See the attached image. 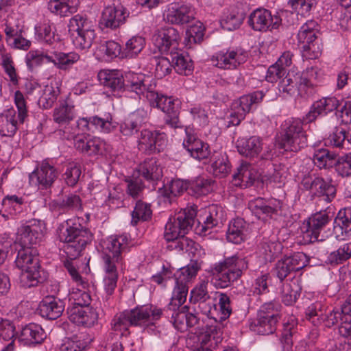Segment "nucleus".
I'll list each match as a JSON object with an SVG mask.
<instances>
[{"mask_svg":"<svg viewBox=\"0 0 351 351\" xmlns=\"http://www.w3.org/2000/svg\"><path fill=\"white\" fill-rule=\"evenodd\" d=\"M60 241L65 243L64 251L69 259L64 262V265L72 279L83 288L86 286L76 269L73 260L80 256L86 246L90 243L93 234L86 228L82 226L79 219H69L61 223L58 228Z\"/></svg>","mask_w":351,"mask_h":351,"instance_id":"nucleus-1","label":"nucleus"},{"mask_svg":"<svg viewBox=\"0 0 351 351\" xmlns=\"http://www.w3.org/2000/svg\"><path fill=\"white\" fill-rule=\"evenodd\" d=\"M145 77L142 74H130L127 75V88L133 91L141 98L145 97L150 105L161 110L167 116L165 123L173 128H181L178 119V101L172 97L159 94L147 86Z\"/></svg>","mask_w":351,"mask_h":351,"instance_id":"nucleus-2","label":"nucleus"},{"mask_svg":"<svg viewBox=\"0 0 351 351\" xmlns=\"http://www.w3.org/2000/svg\"><path fill=\"white\" fill-rule=\"evenodd\" d=\"M128 244L129 239L126 234L112 235L103 241L101 258L105 271L104 282L108 295H111L117 287L119 271L123 269V253Z\"/></svg>","mask_w":351,"mask_h":351,"instance_id":"nucleus-3","label":"nucleus"},{"mask_svg":"<svg viewBox=\"0 0 351 351\" xmlns=\"http://www.w3.org/2000/svg\"><path fill=\"white\" fill-rule=\"evenodd\" d=\"M248 268L246 258L237 255L225 258L215 263L208 271L211 283L217 289H224L237 280Z\"/></svg>","mask_w":351,"mask_h":351,"instance_id":"nucleus-4","label":"nucleus"},{"mask_svg":"<svg viewBox=\"0 0 351 351\" xmlns=\"http://www.w3.org/2000/svg\"><path fill=\"white\" fill-rule=\"evenodd\" d=\"M300 119H289L282 124L280 146L286 151L297 152L307 145V135Z\"/></svg>","mask_w":351,"mask_h":351,"instance_id":"nucleus-5","label":"nucleus"},{"mask_svg":"<svg viewBox=\"0 0 351 351\" xmlns=\"http://www.w3.org/2000/svg\"><path fill=\"white\" fill-rule=\"evenodd\" d=\"M221 324L206 325L191 334L186 344L193 351H213L222 341Z\"/></svg>","mask_w":351,"mask_h":351,"instance_id":"nucleus-6","label":"nucleus"},{"mask_svg":"<svg viewBox=\"0 0 351 351\" xmlns=\"http://www.w3.org/2000/svg\"><path fill=\"white\" fill-rule=\"evenodd\" d=\"M196 215L195 208L190 206L170 217L165 228V239L170 243L184 237L193 226Z\"/></svg>","mask_w":351,"mask_h":351,"instance_id":"nucleus-7","label":"nucleus"},{"mask_svg":"<svg viewBox=\"0 0 351 351\" xmlns=\"http://www.w3.org/2000/svg\"><path fill=\"white\" fill-rule=\"evenodd\" d=\"M317 27V23L315 21H308L300 27L298 33V40L302 56L306 59H316L322 53Z\"/></svg>","mask_w":351,"mask_h":351,"instance_id":"nucleus-8","label":"nucleus"},{"mask_svg":"<svg viewBox=\"0 0 351 351\" xmlns=\"http://www.w3.org/2000/svg\"><path fill=\"white\" fill-rule=\"evenodd\" d=\"M128 311L132 326H139L155 335L160 332L156 324L162 315L161 308L153 305H146L136 307Z\"/></svg>","mask_w":351,"mask_h":351,"instance_id":"nucleus-9","label":"nucleus"},{"mask_svg":"<svg viewBox=\"0 0 351 351\" xmlns=\"http://www.w3.org/2000/svg\"><path fill=\"white\" fill-rule=\"evenodd\" d=\"M185 302L184 300L180 302L178 300H173L172 295L170 302L165 309L170 322L180 332L186 330L189 327L195 326L199 319L196 314L189 312L187 306H183Z\"/></svg>","mask_w":351,"mask_h":351,"instance_id":"nucleus-10","label":"nucleus"},{"mask_svg":"<svg viewBox=\"0 0 351 351\" xmlns=\"http://www.w3.org/2000/svg\"><path fill=\"white\" fill-rule=\"evenodd\" d=\"M45 232L43 221L32 219L18 228L16 243L23 247H36L43 241Z\"/></svg>","mask_w":351,"mask_h":351,"instance_id":"nucleus-11","label":"nucleus"},{"mask_svg":"<svg viewBox=\"0 0 351 351\" xmlns=\"http://www.w3.org/2000/svg\"><path fill=\"white\" fill-rule=\"evenodd\" d=\"M262 91H256L245 95L234 101L232 104V112L230 116L229 123L232 125H238L246 114L256 108L263 99Z\"/></svg>","mask_w":351,"mask_h":351,"instance_id":"nucleus-12","label":"nucleus"},{"mask_svg":"<svg viewBox=\"0 0 351 351\" xmlns=\"http://www.w3.org/2000/svg\"><path fill=\"white\" fill-rule=\"evenodd\" d=\"M301 184L313 196L322 197L327 202H331L336 195L337 189L331 180L327 181L315 175L305 176Z\"/></svg>","mask_w":351,"mask_h":351,"instance_id":"nucleus-13","label":"nucleus"},{"mask_svg":"<svg viewBox=\"0 0 351 351\" xmlns=\"http://www.w3.org/2000/svg\"><path fill=\"white\" fill-rule=\"evenodd\" d=\"M308 263V259L304 253L296 252L291 256H285L278 261L273 272L280 282H282L292 273L304 268Z\"/></svg>","mask_w":351,"mask_h":351,"instance_id":"nucleus-14","label":"nucleus"},{"mask_svg":"<svg viewBox=\"0 0 351 351\" xmlns=\"http://www.w3.org/2000/svg\"><path fill=\"white\" fill-rule=\"evenodd\" d=\"M199 269V266L197 261H192L190 264L180 269L175 274L173 279L175 285L172 292L173 300H178L180 302L183 300H186L188 294L187 283L196 276Z\"/></svg>","mask_w":351,"mask_h":351,"instance_id":"nucleus-15","label":"nucleus"},{"mask_svg":"<svg viewBox=\"0 0 351 351\" xmlns=\"http://www.w3.org/2000/svg\"><path fill=\"white\" fill-rule=\"evenodd\" d=\"M117 126V123L113 120L110 114H105L103 117L93 116L89 118H80L76 123V128L79 132L86 133L97 130L103 133H110Z\"/></svg>","mask_w":351,"mask_h":351,"instance_id":"nucleus-16","label":"nucleus"},{"mask_svg":"<svg viewBox=\"0 0 351 351\" xmlns=\"http://www.w3.org/2000/svg\"><path fill=\"white\" fill-rule=\"evenodd\" d=\"M129 15L125 5L109 1L101 13L100 23L105 27L115 29L125 23Z\"/></svg>","mask_w":351,"mask_h":351,"instance_id":"nucleus-17","label":"nucleus"},{"mask_svg":"<svg viewBox=\"0 0 351 351\" xmlns=\"http://www.w3.org/2000/svg\"><path fill=\"white\" fill-rule=\"evenodd\" d=\"M56 133L62 138H73L75 149L90 156L98 154L104 146V143L100 138L89 135H81L80 133L76 134H70L62 130L56 131Z\"/></svg>","mask_w":351,"mask_h":351,"instance_id":"nucleus-18","label":"nucleus"},{"mask_svg":"<svg viewBox=\"0 0 351 351\" xmlns=\"http://www.w3.org/2000/svg\"><path fill=\"white\" fill-rule=\"evenodd\" d=\"M248 23L255 31H272L279 28L282 19L277 14L272 15L268 10L256 9L250 14Z\"/></svg>","mask_w":351,"mask_h":351,"instance_id":"nucleus-19","label":"nucleus"},{"mask_svg":"<svg viewBox=\"0 0 351 351\" xmlns=\"http://www.w3.org/2000/svg\"><path fill=\"white\" fill-rule=\"evenodd\" d=\"M180 39L178 30L171 27L158 29L152 36V42L159 51L169 55L178 50Z\"/></svg>","mask_w":351,"mask_h":351,"instance_id":"nucleus-20","label":"nucleus"},{"mask_svg":"<svg viewBox=\"0 0 351 351\" xmlns=\"http://www.w3.org/2000/svg\"><path fill=\"white\" fill-rule=\"evenodd\" d=\"M312 86L311 82L299 72L289 71L282 76L278 83V90L280 93L292 96L295 93L302 95L306 88Z\"/></svg>","mask_w":351,"mask_h":351,"instance_id":"nucleus-21","label":"nucleus"},{"mask_svg":"<svg viewBox=\"0 0 351 351\" xmlns=\"http://www.w3.org/2000/svg\"><path fill=\"white\" fill-rule=\"evenodd\" d=\"M56 168L48 161L44 160L29 174V182L40 189L50 188L58 176Z\"/></svg>","mask_w":351,"mask_h":351,"instance_id":"nucleus-22","label":"nucleus"},{"mask_svg":"<svg viewBox=\"0 0 351 351\" xmlns=\"http://www.w3.org/2000/svg\"><path fill=\"white\" fill-rule=\"evenodd\" d=\"M167 145L164 133L149 130H143L138 139V148L145 154L160 152Z\"/></svg>","mask_w":351,"mask_h":351,"instance_id":"nucleus-23","label":"nucleus"},{"mask_svg":"<svg viewBox=\"0 0 351 351\" xmlns=\"http://www.w3.org/2000/svg\"><path fill=\"white\" fill-rule=\"evenodd\" d=\"M330 218L328 213L324 210L313 214L303 227V238L306 242L313 243L322 241L319 239L320 232L329 223Z\"/></svg>","mask_w":351,"mask_h":351,"instance_id":"nucleus-24","label":"nucleus"},{"mask_svg":"<svg viewBox=\"0 0 351 351\" xmlns=\"http://www.w3.org/2000/svg\"><path fill=\"white\" fill-rule=\"evenodd\" d=\"M247 53L242 49L219 51L213 56L210 59L212 64L223 69H234L240 64L246 62Z\"/></svg>","mask_w":351,"mask_h":351,"instance_id":"nucleus-25","label":"nucleus"},{"mask_svg":"<svg viewBox=\"0 0 351 351\" xmlns=\"http://www.w3.org/2000/svg\"><path fill=\"white\" fill-rule=\"evenodd\" d=\"M185 132L183 146L190 155L198 160L207 158L210 154L208 144L199 139L191 128H186Z\"/></svg>","mask_w":351,"mask_h":351,"instance_id":"nucleus-26","label":"nucleus"},{"mask_svg":"<svg viewBox=\"0 0 351 351\" xmlns=\"http://www.w3.org/2000/svg\"><path fill=\"white\" fill-rule=\"evenodd\" d=\"M164 16L165 19L171 24L182 25L195 19V11L189 5L171 3Z\"/></svg>","mask_w":351,"mask_h":351,"instance_id":"nucleus-27","label":"nucleus"},{"mask_svg":"<svg viewBox=\"0 0 351 351\" xmlns=\"http://www.w3.org/2000/svg\"><path fill=\"white\" fill-rule=\"evenodd\" d=\"M67 313L69 320L78 326L91 327L98 320V313L91 307L73 306Z\"/></svg>","mask_w":351,"mask_h":351,"instance_id":"nucleus-28","label":"nucleus"},{"mask_svg":"<svg viewBox=\"0 0 351 351\" xmlns=\"http://www.w3.org/2000/svg\"><path fill=\"white\" fill-rule=\"evenodd\" d=\"M202 220V223L199 221L196 226L195 232L204 236L208 234L209 230L223 223L224 216L222 208L217 205H212L208 208V212H206Z\"/></svg>","mask_w":351,"mask_h":351,"instance_id":"nucleus-29","label":"nucleus"},{"mask_svg":"<svg viewBox=\"0 0 351 351\" xmlns=\"http://www.w3.org/2000/svg\"><path fill=\"white\" fill-rule=\"evenodd\" d=\"M339 101L335 97H323L313 103L306 114L307 122L315 121L319 116H326L337 109Z\"/></svg>","mask_w":351,"mask_h":351,"instance_id":"nucleus-30","label":"nucleus"},{"mask_svg":"<svg viewBox=\"0 0 351 351\" xmlns=\"http://www.w3.org/2000/svg\"><path fill=\"white\" fill-rule=\"evenodd\" d=\"M279 204L276 199L258 197L249 202L248 208L258 219H263L276 214Z\"/></svg>","mask_w":351,"mask_h":351,"instance_id":"nucleus-31","label":"nucleus"},{"mask_svg":"<svg viewBox=\"0 0 351 351\" xmlns=\"http://www.w3.org/2000/svg\"><path fill=\"white\" fill-rule=\"evenodd\" d=\"M64 302L53 295L45 297L39 304L40 315L48 319H56L60 317L64 310Z\"/></svg>","mask_w":351,"mask_h":351,"instance_id":"nucleus-32","label":"nucleus"},{"mask_svg":"<svg viewBox=\"0 0 351 351\" xmlns=\"http://www.w3.org/2000/svg\"><path fill=\"white\" fill-rule=\"evenodd\" d=\"M16 265L21 270L40 269L39 254L36 247H23L18 250Z\"/></svg>","mask_w":351,"mask_h":351,"instance_id":"nucleus-33","label":"nucleus"},{"mask_svg":"<svg viewBox=\"0 0 351 351\" xmlns=\"http://www.w3.org/2000/svg\"><path fill=\"white\" fill-rule=\"evenodd\" d=\"M134 74V73L125 75V79L117 71L103 70L99 72L98 79L101 84L112 91H119L122 88L130 91L127 88V75ZM130 92H132L130 90Z\"/></svg>","mask_w":351,"mask_h":351,"instance_id":"nucleus-34","label":"nucleus"},{"mask_svg":"<svg viewBox=\"0 0 351 351\" xmlns=\"http://www.w3.org/2000/svg\"><path fill=\"white\" fill-rule=\"evenodd\" d=\"M333 233L336 239L343 240L351 233V210L341 209L337 213L335 221Z\"/></svg>","mask_w":351,"mask_h":351,"instance_id":"nucleus-35","label":"nucleus"},{"mask_svg":"<svg viewBox=\"0 0 351 351\" xmlns=\"http://www.w3.org/2000/svg\"><path fill=\"white\" fill-rule=\"evenodd\" d=\"M47 335L43 328L36 324L31 323L23 327L19 340L25 345H35L41 343Z\"/></svg>","mask_w":351,"mask_h":351,"instance_id":"nucleus-36","label":"nucleus"},{"mask_svg":"<svg viewBox=\"0 0 351 351\" xmlns=\"http://www.w3.org/2000/svg\"><path fill=\"white\" fill-rule=\"evenodd\" d=\"M137 170L147 181H157L162 177V168L155 158L145 159L138 165Z\"/></svg>","mask_w":351,"mask_h":351,"instance_id":"nucleus-37","label":"nucleus"},{"mask_svg":"<svg viewBox=\"0 0 351 351\" xmlns=\"http://www.w3.org/2000/svg\"><path fill=\"white\" fill-rule=\"evenodd\" d=\"M258 178V173L254 168L247 163H243L233 175L234 184L241 188L252 186Z\"/></svg>","mask_w":351,"mask_h":351,"instance_id":"nucleus-38","label":"nucleus"},{"mask_svg":"<svg viewBox=\"0 0 351 351\" xmlns=\"http://www.w3.org/2000/svg\"><path fill=\"white\" fill-rule=\"evenodd\" d=\"M208 281L203 280L197 284L190 293V302L194 304L199 303L202 311L205 315H212L211 308H204L206 302L210 298L208 291Z\"/></svg>","mask_w":351,"mask_h":351,"instance_id":"nucleus-39","label":"nucleus"},{"mask_svg":"<svg viewBox=\"0 0 351 351\" xmlns=\"http://www.w3.org/2000/svg\"><path fill=\"white\" fill-rule=\"evenodd\" d=\"M147 113L143 110L133 112L120 127V131L124 136H131L136 133L145 121Z\"/></svg>","mask_w":351,"mask_h":351,"instance_id":"nucleus-40","label":"nucleus"},{"mask_svg":"<svg viewBox=\"0 0 351 351\" xmlns=\"http://www.w3.org/2000/svg\"><path fill=\"white\" fill-rule=\"evenodd\" d=\"M237 147L241 155L246 157H254L261 152L262 143L258 136L241 138L237 141Z\"/></svg>","mask_w":351,"mask_h":351,"instance_id":"nucleus-41","label":"nucleus"},{"mask_svg":"<svg viewBox=\"0 0 351 351\" xmlns=\"http://www.w3.org/2000/svg\"><path fill=\"white\" fill-rule=\"evenodd\" d=\"M167 247L171 250L187 253L192 258L197 257L201 253L199 244L184 236L169 243Z\"/></svg>","mask_w":351,"mask_h":351,"instance_id":"nucleus-42","label":"nucleus"},{"mask_svg":"<svg viewBox=\"0 0 351 351\" xmlns=\"http://www.w3.org/2000/svg\"><path fill=\"white\" fill-rule=\"evenodd\" d=\"M75 117L74 106L69 99L60 101V104L53 110V121L59 125H66Z\"/></svg>","mask_w":351,"mask_h":351,"instance_id":"nucleus-43","label":"nucleus"},{"mask_svg":"<svg viewBox=\"0 0 351 351\" xmlns=\"http://www.w3.org/2000/svg\"><path fill=\"white\" fill-rule=\"evenodd\" d=\"M78 0H50L48 9L51 12L65 16L77 11Z\"/></svg>","mask_w":351,"mask_h":351,"instance_id":"nucleus-44","label":"nucleus"},{"mask_svg":"<svg viewBox=\"0 0 351 351\" xmlns=\"http://www.w3.org/2000/svg\"><path fill=\"white\" fill-rule=\"evenodd\" d=\"M176 71L184 75H189L193 69V62L187 54L180 53L176 50L169 55Z\"/></svg>","mask_w":351,"mask_h":351,"instance_id":"nucleus-45","label":"nucleus"},{"mask_svg":"<svg viewBox=\"0 0 351 351\" xmlns=\"http://www.w3.org/2000/svg\"><path fill=\"white\" fill-rule=\"evenodd\" d=\"M245 221L241 218H237L231 221L227 230V240L232 243L239 244L245 238Z\"/></svg>","mask_w":351,"mask_h":351,"instance_id":"nucleus-46","label":"nucleus"},{"mask_svg":"<svg viewBox=\"0 0 351 351\" xmlns=\"http://www.w3.org/2000/svg\"><path fill=\"white\" fill-rule=\"evenodd\" d=\"M282 244L276 241H270L264 239L259 244L258 252L265 261L271 262L281 253Z\"/></svg>","mask_w":351,"mask_h":351,"instance_id":"nucleus-47","label":"nucleus"},{"mask_svg":"<svg viewBox=\"0 0 351 351\" xmlns=\"http://www.w3.org/2000/svg\"><path fill=\"white\" fill-rule=\"evenodd\" d=\"M19 119L16 117V111L13 108L8 109L3 117L2 123L0 125V133L4 136H12L18 129Z\"/></svg>","mask_w":351,"mask_h":351,"instance_id":"nucleus-48","label":"nucleus"},{"mask_svg":"<svg viewBox=\"0 0 351 351\" xmlns=\"http://www.w3.org/2000/svg\"><path fill=\"white\" fill-rule=\"evenodd\" d=\"M278 321L279 318L276 317L261 319L257 316L256 320L250 324V328L262 335L273 334L276 330Z\"/></svg>","mask_w":351,"mask_h":351,"instance_id":"nucleus-49","label":"nucleus"},{"mask_svg":"<svg viewBox=\"0 0 351 351\" xmlns=\"http://www.w3.org/2000/svg\"><path fill=\"white\" fill-rule=\"evenodd\" d=\"M43 271L40 269L22 270L19 276L20 286L27 289L37 286L39 283L43 282L45 276H42Z\"/></svg>","mask_w":351,"mask_h":351,"instance_id":"nucleus-50","label":"nucleus"},{"mask_svg":"<svg viewBox=\"0 0 351 351\" xmlns=\"http://www.w3.org/2000/svg\"><path fill=\"white\" fill-rule=\"evenodd\" d=\"M293 278L290 282L286 280L282 287V301L288 306L293 304L300 295L301 288L297 280H294Z\"/></svg>","mask_w":351,"mask_h":351,"instance_id":"nucleus-51","label":"nucleus"},{"mask_svg":"<svg viewBox=\"0 0 351 351\" xmlns=\"http://www.w3.org/2000/svg\"><path fill=\"white\" fill-rule=\"evenodd\" d=\"M69 36L95 29L93 22L87 17L80 14H76L69 20Z\"/></svg>","mask_w":351,"mask_h":351,"instance_id":"nucleus-52","label":"nucleus"},{"mask_svg":"<svg viewBox=\"0 0 351 351\" xmlns=\"http://www.w3.org/2000/svg\"><path fill=\"white\" fill-rule=\"evenodd\" d=\"M96 53L101 58L109 60L118 56L121 58L123 51H121V47L118 43L109 40L100 44L97 49Z\"/></svg>","mask_w":351,"mask_h":351,"instance_id":"nucleus-53","label":"nucleus"},{"mask_svg":"<svg viewBox=\"0 0 351 351\" xmlns=\"http://www.w3.org/2000/svg\"><path fill=\"white\" fill-rule=\"evenodd\" d=\"M145 45V39L143 37L140 36H132L126 42L121 58L135 57L142 51Z\"/></svg>","mask_w":351,"mask_h":351,"instance_id":"nucleus-54","label":"nucleus"},{"mask_svg":"<svg viewBox=\"0 0 351 351\" xmlns=\"http://www.w3.org/2000/svg\"><path fill=\"white\" fill-rule=\"evenodd\" d=\"M336 154L328 149H321L315 151L313 154V162L319 169L332 167L335 164Z\"/></svg>","mask_w":351,"mask_h":351,"instance_id":"nucleus-55","label":"nucleus"},{"mask_svg":"<svg viewBox=\"0 0 351 351\" xmlns=\"http://www.w3.org/2000/svg\"><path fill=\"white\" fill-rule=\"evenodd\" d=\"M60 94L58 87H55L52 84L46 85L43 90V94L38 99V105L45 109L51 108L57 100Z\"/></svg>","mask_w":351,"mask_h":351,"instance_id":"nucleus-56","label":"nucleus"},{"mask_svg":"<svg viewBox=\"0 0 351 351\" xmlns=\"http://www.w3.org/2000/svg\"><path fill=\"white\" fill-rule=\"evenodd\" d=\"M152 214L149 204L141 200L137 201L132 213V225L136 226L139 221H147L151 218Z\"/></svg>","mask_w":351,"mask_h":351,"instance_id":"nucleus-57","label":"nucleus"},{"mask_svg":"<svg viewBox=\"0 0 351 351\" xmlns=\"http://www.w3.org/2000/svg\"><path fill=\"white\" fill-rule=\"evenodd\" d=\"M231 165L225 154H219L215 156L211 164L212 172L215 176L225 177L230 171Z\"/></svg>","mask_w":351,"mask_h":351,"instance_id":"nucleus-58","label":"nucleus"},{"mask_svg":"<svg viewBox=\"0 0 351 351\" xmlns=\"http://www.w3.org/2000/svg\"><path fill=\"white\" fill-rule=\"evenodd\" d=\"M351 258V242H347L341 245L339 248L331 252L328 261L331 265H339Z\"/></svg>","mask_w":351,"mask_h":351,"instance_id":"nucleus-59","label":"nucleus"},{"mask_svg":"<svg viewBox=\"0 0 351 351\" xmlns=\"http://www.w3.org/2000/svg\"><path fill=\"white\" fill-rule=\"evenodd\" d=\"M71 40L77 49H89L95 38V29L75 34L69 36Z\"/></svg>","mask_w":351,"mask_h":351,"instance_id":"nucleus-60","label":"nucleus"},{"mask_svg":"<svg viewBox=\"0 0 351 351\" xmlns=\"http://www.w3.org/2000/svg\"><path fill=\"white\" fill-rule=\"evenodd\" d=\"M111 328L114 331L120 332L121 335L128 331L130 326H132L128 310L116 314L110 323Z\"/></svg>","mask_w":351,"mask_h":351,"instance_id":"nucleus-61","label":"nucleus"},{"mask_svg":"<svg viewBox=\"0 0 351 351\" xmlns=\"http://www.w3.org/2000/svg\"><path fill=\"white\" fill-rule=\"evenodd\" d=\"M40 38L47 45H53L55 48L60 44V36L55 34L51 25L44 23L36 28Z\"/></svg>","mask_w":351,"mask_h":351,"instance_id":"nucleus-62","label":"nucleus"},{"mask_svg":"<svg viewBox=\"0 0 351 351\" xmlns=\"http://www.w3.org/2000/svg\"><path fill=\"white\" fill-rule=\"evenodd\" d=\"M186 189V184L180 179L172 180L170 184L164 189H160V193L164 198H167L169 202L172 197L180 195Z\"/></svg>","mask_w":351,"mask_h":351,"instance_id":"nucleus-63","label":"nucleus"},{"mask_svg":"<svg viewBox=\"0 0 351 351\" xmlns=\"http://www.w3.org/2000/svg\"><path fill=\"white\" fill-rule=\"evenodd\" d=\"M80 56L74 52L56 53L55 66L63 71L69 69L72 65L80 60Z\"/></svg>","mask_w":351,"mask_h":351,"instance_id":"nucleus-64","label":"nucleus"}]
</instances>
